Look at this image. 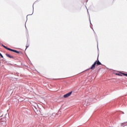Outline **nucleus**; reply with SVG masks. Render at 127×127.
<instances>
[{"mask_svg":"<svg viewBox=\"0 0 127 127\" xmlns=\"http://www.w3.org/2000/svg\"><path fill=\"white\" fill-rule=\"evenodd\" d=\"M96 65H97V66H99V65H102V63L100 62L99 59H97V61H96L94 62V64L92 65V66L89 69H90L91 70H94V69H95L96 67Z\"/></svg>","mask_w":127,"mask_h":127,"instance_id":"obj_1","label":"nucleus"},{"mask_svg":"<svg viewBox=\"0 0 127 127\" xmlns=\"http://www.w3.org/2000/svg\"><path fill=\"white\" fill-rule=\"evenodd\" d=\"M3 47H4V48H5V49H7V50H9V51H12V52H15V53H17V54H19V53H20V52H18L15 50H13L10 48H9L6 47L5 46H3Z\"/></svg>","mask_w":127,"mask_h":127,"instance_id":"obj_2","label":"nucleus"},{"mask_svg":"<svg viewBox=\"0 0 127 127\" xmlns=\"http://www.w3.org/2000/svg\"><path fill=\"white\" fill-rule=\"evenodd\" d=\"M72 95V91L65 94L64 95V98H68V97H70Z\"/></svg>","mask_w":127,"mask_h":127,"instance_id":"obj_3","label":"nucleus"},{"mask_svg":"<svg viewBox=\"0 0 127 127\" xmlns=\"http://www.w3.org/2000/svg\"><path fill=\"white\" fill-rule=\"evenodd\" d=\"M6 56H7V57H8L9 58H12V59H13V58H14L13 57V56H11L10 55L8 54H6Z\"/></svg>","mask_w":127,"mask_h":127,"instance_id":"obj_4","label":"nucleus"},{"mask_svg":"<svg viewBox=\"0 0 127 127\" xmlns=\"http://www.w3.org/2000/svg\"><path fill=\"white\" fill-rule=\"evenodd\" d=\"M116 75H117L118 76H123V73H122V72L117 73H116Z\"/></svg>","mask_w":127,"mask_h":127,"instance_id":"obj_5","label":"nucleus"},{"mask_svg":"<svg viewBox=\"0 0 127 127\" xmlns=\"http://www.w3.org/2000/svg\"><path fill=\"white\" fill-rule=\"evenodd\" d=\"M123 76H125V77H127V73H123Z\"/></svg>","mask_w":127,"mask_h":127,"instance_id":"obj_6","label":"nucleus"},{"mask_svg":"<svg viewBox=\"0 0 127 127\" xmlns=\"http://www.w3.org/2000/svg\"><path fill=\"white\" fill-rule=\"evenodd\" d=\"M0 57H1V58H3V56H2V55H1L0 53Z\"/></svg>","mask_w":127,"mask_h":127,"instance_id":"obj_7","label":"nucleus"},{"mask_svg":"<svg viewBox=\"0 0 127 127\" xmlns=\"http://www.w3.org/2000/svg\"><path fill=\"white\" fill-rule=\"evenodd\" d=\"M26 49L27 48H28V46L26 45Z\"/></svg>","mask_w":127,"mask_h":127,"instance_id":"obj_8","label":"nucleus"}]
</instances>
